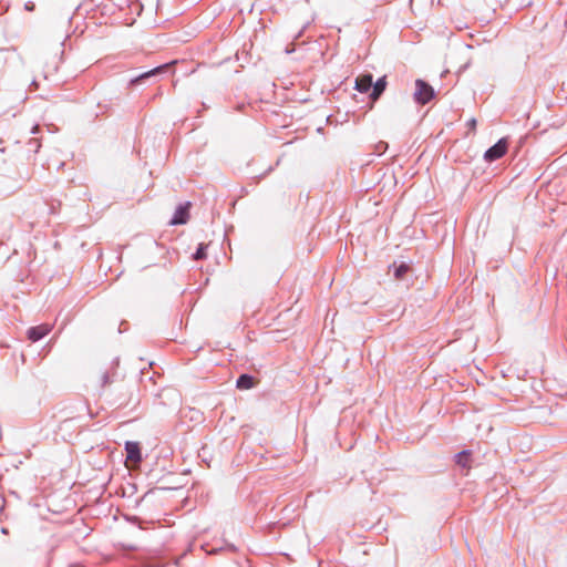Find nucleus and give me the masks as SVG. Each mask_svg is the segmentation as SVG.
Here are the masks:
<instances>
[{
  "label": "nucleus",
  "mask_w": 567,
  "mask_h": 567,
  "mask_svg": "<svg viewBox=\"0 0 567 567\" xmlns=\"http://www.w3.org/2000/svg\"><path fill=\"white\" fill-rule=\"evenodd\" d=\"M508 150V140L506 137L499 138L493 146L487 148L484 153V159L488 163L502 158Z\"/></svg>",
  "instance_id": "obj_2"
},
{
  "label": "nucleus",
  "mask_w": 567,
  "mask_h": 567,
  "mask_svg": "<svg viewBox=\"0 0 567 567\" xmlns=\"http://www.w3.org/2000/svg\"><path fill=\"white\" fill-rule=\"evenodd\" d=\"M50 330L51 328L48 324H40L29 328L27 334L31 341L37 342L43 339L50 332Z\"/></svg>",
  "instance_id": "obj_7"
},
{
  "label": "nucleus",
  "mask_w": 567,
  "mask_h": 567,
  "mask_svg": "<svg viewBox=\"0 0 567 567\" xmlns=\"http://www.w3.org/2000/svg\"><path fill=\"white\" fill-rule=\"evenodd\" d=\"M169 69V64L165 63V64H162V65H158L152 70H148L146 72H143L141 74H138L137 76L133 78L130 80V85H138L141 83H143L144 81L153 78V76H156V75H159V74H163L165 73L167 70Z\"/></svg>",
  "instance_id": "obj_4"
},
{
  "label": "nucleus",
  "mask_w": 567,
  "mask_h": 567,
  "mask_svg": "<svg viewBox=\"0 0 567 567\" xmlns=\"http://www.w3.org/2000/svg\"><path fill=\"white\" fill-rule=\"evenodd\" d=\"M467 125H468L470 128L474 130L476 127V120L475 118H471L467 122Z\"/></svg>",
  "instance_id": "obj_15"
},
{
  "label": "nucleus",
  "mask_w": 567,
  "mask_h": 567,
  "mask_svg": "<svg viewBox=\"0 0 567 567\" xmlns=\"http://www.w3.org/2000/svg\"><path fill=\"white\" fill-rule=\"evenodd\" d=\"M471 451L463 450L455 454V463L464 468L470 467Z\"/></svg>",
  "instance_id": "obj_11"
},
{
  "label": "nucleus",
  "mask_w": 567,
  "mask_h": 567,
  "mask_svg": "<svg viewBox=\"0 0 567 567\" xmlns=\"http://www.w3.org/2000/svg\"><path fill=\"white\" fill-rule=\"evenodd\" d=\"M190 203L179 204L169 221L171 225H184L189 218Z\"/></svg>",
  "instance_id": "obj_5"
},
{
  "label": "nucleus",
  "mask_w": 567,
  "mask_h": 567,
  "mask_svg": "<svg viewBox=\"0 0 567 567\" xmlns=\"http://www.w3.org/2000/svg\"><path fill=\"white\" fill-rule=\"evenodd\" d=\"M206 249H207V246L205 244H199L196 251L193 254V259L194 260L205 259L207 256Z\"/></svg>",
  "instance_id": "obj_13"
},
{
  "label": "nucleus",
  "mask_w": 567,
  "mask_h": 567,
  "mask_svg": "<svg viewBox=\"0 0 567 567\" xmlns=\"http://www.w3.org/2000/svg\"><path fill=\"white\" fill-rule=\"evenodd\" d=\"M435 96L434 89L424 80L415 81L414 100L419 104H426Z\"/></svg>",
  "instance_id": "obj_1"
},
{
  "label": "nucleus",
  "mask_w": 567,
  "mask_h": 567,
  "mask_svg": "<svg viewBox=\"0 0 567 567\" xmlns=\"http://www.w3.org/2000/svg\"><path fill=\"white\" fill-rule=\"evenodd\" d=\"M254 378L249 374H240L236 381V386L241 390H248L254 386Z\"/></svg>",
  "instance_id": "obj_10"
},
{
  "label": "nucleus",
  "mask_w": 567,
  "mask_h": 567,
  "mask_svg": "<svg viewBox=\"0 0 567 567\" xmlns=\"http://www.w3.org/2000/svg\"><path fill=\"white\" fill-rule=\"evenodd\" d=\"M29 145V148L30 150H33L34 153H37L41 146L40 142L38 138H31L28 143Z\"/></svg>",
  "instance_id": "obj_14"
},
{
  "label": "nucleus",
  "mask_w": 567,
  "mask_h": 567,
  "mask_svg": "<svg viewBox=\"0 0 567 567\" xmlns=\"http://www.w3.org/2000/svg\"><path fill=\"white\" fill-rule=\"evenodd\" d=\"M393 275L396 279H402L410 270V266L405 262H401L399 266L393 265Z\"/></svg>",
  "instance_id": "obj_12"
},
{
  "label": "nucleus",
  "mask_w": 567,
  "mask_h": 567,
  "mask_svg": "<svg viewBox=\"0 0 567 567\" xmlns=\"http://www.w3.org/2000/svg\"><path fill=\"white\" fill-rule=\"evenodd\" d=\"M118 362V358L114 359L111 362L110 368L101 373L99 380L100 390H104L106 386L116 381Z\"/></svg>",
  "instance_id": "obj_3"
},
{
  "label": "nucleus",
  "mask_w": 567,
  "mask_h": 567,
  "mask_svg": "<svg viewBox=\"0 0 567 567\" xmlns=\"http://www.w3.org/2000/svg\"><path fill=\"white\" fill-rule=\"evenodd\" d=\"M39 131H40L39 125H34V126L32 127V130H31V133H32V134H37Z\"/></svg>",
  "instance_id": "obj_16"
},
{
  "label": "nucleus",
  "mask_w": 567,
  "mask_h": 567,
  "mask_svg": "<svg viewBox=\"0 0 567 567\" xmlns=\"http://www.w3.org/2000/svg\"><path fill=\"white\" fill-rule=\"evenodd\" d=\"M373 75L371 73L362 74L357 78L354 89L360 93L372 91Z\"/></svg>",
  "instance_id": "obj_6"
},
{
  "label": "nucleus",
  "mask_w": 567,
  "mask_h": 567,
  "mask_svg": "<svg viewBox=\"0 0 567 567\" xmlns=\"http://www.w3.org/2000/svg\"><path fill=\"white\" fill-rule=\"evenodd\" d=\"M386 84H388V82H386L385 75L379 78L375 82H373L372 91L369 95L371 101L375 102L380 99V96L383 94V92L386 89Z\"/></svg>",
  "instance_id": "obj_8"
},
{
  "label": "nucleus",
  "mask_w": 567,
  "mask_h": 567,
  "mask_svg": "<svg viewBox=\"0 0 567 567\" xmlns=\"http://www.w3.org/2000/svg\"><path fill=\"white\" fill-rule=\"evenodd\" d=\"M125 451H126V456L128 460H131L133 462L142 461V452H141L140 444L137 442L127 441L125 443Z\"/></svg>",
  "instance_id": "obj_9"
}]
</instances>
